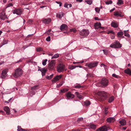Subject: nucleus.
Instances as JSON below:
<instances>
[{"label": "nucleus", "mask_w": 131, "mask_h": 131, "mask_svg": "<svg viewBox=\"0 0 131 131\" xmlns=\"http://www.w3.org/2000/svg\"><path fill=\"white\" fill-rule=\"evenodd\" d=\"M114 100V97L113 96H110L108 100V102L109 103L112 102Z\"/></svg>", "instance_id": "nucleus-27"}, {"label": "nucleus", "mask_w": 131, "mask_h": 131, "mask_svg": "<svg viewBox=\"0 0 131 131\" xmlns=\"http://www.w3.org/2000/svg\"><path fill=\"white\" fill-rule=\"evenodd\" d=\"M61 77L62 75H57L52 80V82L53 83L59 80L61 78Z\"/></svg>", "instance_id": "nucleus-12"}, {"label": "nucleus", "mask_w": 131, "mask_h": 131, "mask_svg": "<svg viewBox=\"0 0 131 131\" xmlns=\"http://www.w3.org/2000/svg\"><path fill=\"white\" fill-rule=\"evenodd\" d=\"M123 16V15L121 14L120 13L119 14V15H118V16H120V17H122Z\"/></svg>", "instance_id": "nucleus-58"}, {"label": "nucleus", "mask_w": 131, "mask_h": 131, "mask_svg": "<svg viewBox=\"0 0 131 131\" xmlns=\"http://www.w3.org/2000/svg\"><path fill=\"white\" fill-rule=\"evenodd\" d=\"M108 80L105 79H103L101 82V84L102 87H105L108 85Z\"/></svg>", "instance_id": "nucleus-8"}, {"label": "nucleus", "mask_w": 131, "mask_h": 131, "mask_svg": "<svg viewBox=\"0 0 131 131\" xmlns=\"http://www.w3.org/2000/svg\"><path fill=\"white\" fill-rule=\"evenodd\" d=\"M111 25L112 26L115 28H116L118 27V24L115 22H112L111 24Z\"/></svg>", "instance_id": "nucleus-28"}, {"label": "nucleus", "mask_w": 131, "mask_h": 131, "mask_svg": "<svg viewBox=\"0 0 131 131\" xmlns=\"http://www.w3.org/2000/svg\"><path fill=\"white\" fill-rule=\"evenodd\" d=\"M83 0H76V1L77 2H81Z\"/></svg>", "instance_id": "nucleus-60"}, {"label": "nucleus", "mask_w": 131, "mask_h": 131, "mask_svg": "<svg viewBox=\"0 0 131 131\" xmlns=\"http://www.w3.org/2000/svg\"><path fill=\"white\" fill-rule=\"evenodd\" d=\"M111 39H114V38H115V37L114 36H112V37H111Z\"/></svg>", "instance_id": "nucleus-64"}, {"label": "nucleus", "mask_w": 131, "mask_h": 131, "mask_svg": "<svg viewBox=\"0 0 131 131\" xmlns=\"http://www.w3.org/2000/svg\"><path fill=\"white\" fill-rule=\"evenodd\" d=\"M83 118L82 117H80L78 118L77 121L79 122L83 120Z\"/></svg>", "instance_id": "nucleus-47"}, {"label": "nucleus", "mask_w": 131, "mask_h": 131, "mask_svg": "<svg viewBox=\"0 0 131 131\" xmlns=\"http://www.w3.org/2000/svg\"><path fill=\"white\" fill-rule=\"evenodd\" d=\"M76 67V66H70L69 67V69L71 70H73Z\"/></svg>", "instance_id": "nucleus-42"}, {"label": "nucleus", "mask_w": 131, "mask_h": 131, "mask_svg": "<svg viewBox=\"0 0 131 131\" xmlns=\"http://www.w3.org/2000/svg\"><path fill=\"white\" fill-rule=\"evenodd\" d=\"M61 92H65L64 89H63V90H61Z\"/></svg>", "instance_id": "nucleus-63"}, {"label": "nucleus", "mask_w": 131, "mask_h": 131, "mask_svg": "<svg viewBox=\"0 0 131 131\" xmlns=\"http://www.w3.org/2000/svg\"><path fill=\"white\" fill-rule=\"evenodd\" d=\"M66 95L68 99H72L74 97V95L72 94L70 92H68L66 94Z\"/></svg>", "instance_id": "nucleus-13"}, {"label": "nucleus", "mask_w": 131, "mask_h": 131, "mask_svg": "<svg viewBox=\"0 0 131 131\" xmlns=\"http://www.w3.org/2000/svg\"><path fill=\"white\" fill-rule=\"evenodd\" d=\"M65 68V66L62 64H60L57 66V71L59 72H62Z\"/></svg>", "instance_id": "nucleus-7"}, {"label": "nucleus", "mask_w": 131, "mask_h": 131, "mask_svg": "<svg viewBox=\"0 0 131 131\" xmlns=\"http://www.w3.org/2000/svg\"><path fill=\"white\" fill-rule=\"evenodd\" d=\"M101 24L100 23H96L94 25V27L95 29H98L101 27Z\"/></svg>", "instance_id": "nucleus-21"}, {"label": "nucleus", "mask_w": 131, "mask_h": 131, "mask_svg": "<svg viewBox=\"0 0 131 131\" xmlns=\"http://www.w3.org/2000/svg\"><path fill=\"white\" fill-rule=\"evenodd\" d=\"M72 131H80V130L78 129H76V130H72Z\"/></svg>", "instance_id": "nucleus-61"}, {"label": "nucleus", "mask_w": 131, "mask_h": 131, "mask_svg": "<svg viewBox=\"0 0 131 131\" xmlns=\"http://www.w3.org/2000/svg\"><path fill=\"white\" fill-rule=\"evenodd\" d=\"M17 130L18 131H23L25 130L24 129H22L21 128V126H18V129H17Z\"/></svg>", "instance_id": "nucleus-37"}, {"label": "nucleus", "mask_w": 131, "mask_h": 131, "mask_svg": "<svg viewBox=\"0 0 131 131\" xmlns=\"http://www.w3.org/2000/svg\"><path fill=\"white\" fill-rule=\"evenodd\" d=\"M7 41L6 40H3V42L1 43L2 45H3V46L4 45L7 43Z\"/></svg>", "instance_id": "nucleus-44"}, {"label": "nucleus", "mask_w": 131, "mask_h": 131, "mask_svg": "<svg viewBox=\"0 0 131 131\" xmlns=\"http://www.w3.org/2000/svg\"><path fill=\"white\" fill-rule=\"evenodd\" d=\"M121 46V45L118 41H116L115 42L111 44L110 46L111 47L115 48H120Z\"/></svg>", "instance_id": "nucleus-4"}, {"label": "nucleus", "mask_w": 131, "mask_h": 131, "mask_svg": "<svg viewBox=\"0 0 131 131\" xmlns=\"http://www.w3.org/2000/svg\"><path fill=\"white\" fill-rule=\"evenodd\" d=\"M37 86V85L31 88V90H35L36 89V88Z\"/></svg>", "instance_id": "nucleus-45"}, {"label": "nucleus", "mask_w": 131, "mask_h": 131, "mask_svg": "<svg viewBox=\"0 0 131 131\" xmlns=\"http://www.w3.org/2000/svg\"><path fill=\"white\" fill-rule=\"evenodd\" d=\"M75 94L77 95L79 99H82L83 98V96L80 94H79L78 92H75Z\"/></svg>", "instance_id": "nucleus-25"}, {"label": "nucleus", "mask_w": 131, "mask_h": 131, "mask_svg": "<svg viewBox=\"0 0 131 131\" xmlns=\"http://www.w3.org/2000/svg\"><path fill=\"white\" fill-rule=\"evenodd\" d=\"M55 64V60H51L49 63L48 65V68L50 70H52L53 69Z\"/></svg>", "instance_id": "nucleus-5"}, {"label": "nucleus", "mask_w": 131, "mask_h": 131, "mask_svg": "<svg viewBox=\"0 0 131 131\" xmlns=\"http://www.w3.org/2000/svg\"><path fill=\"white\" fill-rule=\"evenodd\" d=\"M115 118H114L113 117H109L107 119V121L108 123H111L115 121Z\"/></svg>", "instance_id": "nucleus-18"}, {"label": "nucleus", "mask_w": 131, "mask_h": 131, "mask_svg": "<svg viewBox=\"0 0 131 131\" xmlns=\"http://www.w3.org/2000/svg\"><path fill=\"white\" fill-rule=\"evenodd\" d=\"M47 61V59H45L42 60V64L43 66H44L46 65Z\"/></svg>", "instance_id": "nucleus-38"}, {"label": "nucleus", "mask_w": 131, "mask_h": 131, "mask_svg": "<svg viewBox=\"0 0 131 131\" xmlns=\"http://www.w3.org/2000/svg\"><path fill=\"white\" fill-rule=\"evenodd\" d=\"M22 61L21 59H20L17 62H16V63H18L20 62H21Z\"/></svg>", "instance_id": "nucleus-54"}, {"label": "nucleus", "mask_w": 131, "mask_h": 131, "mask_svg": "<svg viewBox=\"0 0 131 131\" xmlns=\"http://www.w3.org/2000/svg\"><path fill=\"white\" fill-rule=\"evenodd\" d=\"M7 18V17L5 15V10L3 9L0 13V18L2 20H4Z\"/></svg>", "instance_id": "nucleus-10"}, {"label": "nucleus", "mask_w": 131, "mask_h": 131, "mask_svg": "<svg viewBox=\"0 0 131 131\" xmlns=\"http://www.w3.org/2000/svg\"><path fill=\"white\" fill-rule=\"evenodd\" d=\"M94 19L96 20H99V18L97 17H95L94 18Z\"/></svg>", "instance_id": "nucleus-59"}, {"label": "nucleus", "mask_w": 131, "mask_h": 131, "mask_svg": "<svg viewBox=\"0 0 131 131\" xmlns=\"http://www.w3.org/2000/svg\"><path fill=\"white\" fill-rule=\"evenodd\" d=\"M89 34V31L88 30L84 29L80 32V34L83 36H87Z\"/></svg>", "instance_id": "nucleus-9"}, {"label": "nucleus", "mask_w": 131, "mask_h": 131, "mask_svg": "<svg viewBox=\"0 0 131 131\" xmlns=\"http://www.w3.org/2000/svg\"><path fill=\"white\" fill-rule=\"evenodd\" d=\"M53 74H52L49 76H46V78L47 79L49 80H50L53 77Z\"/></svg>", "instance_id": "nucleus-34"}, {"label": "nucleus", "mask_w": 131, "mask_h": 131, "mask_svg": "<svg viewBox=\"0 0 131 131\" xmlns=\"http://www.w3.org/2000/svg\"><path fill=\"white\" fill-rule=\"evenodd\" d=\"M127 30H124V35L125 36H126L128 37H130V35L128 34L127 33Z\"/></svg>", "instance_id": "nucleus-29"}, {"label": "nucleus", "mask_w": 131, "mask_h": 131, "mask_svg": "<svg viewBox=\"0 0 131 131\" xmlns=\"http://www.w3.org/2000/svg\"><path fill=\"white\" fill-rule=\"evenodd\" d=\"M67 26L66 24H63L60 27V29L62 31L66 30L67 29Z\"/></svg>", "instance_id": "nucleus-15"}, {"label": "nucleus", "mask_w": 131, "mask_h": 131, "mask_svg": "<svg viewBox=\"0 0 131 131\" xmlns=\"http://www.w3.org/2000/svg\"><path fill=\"white\" fill-rule=\"evenodd\" d=\"M118 37H121L122 38H124V36H123V33L122 31H120L117 34Z\"/></svg>", "instance_id": "nucleus-20"}, {"label": "nucleus", "mask_w": 131, "mask_h": 131, "mask_svg": "<svg viewBox=\"0 0 131 131\" xmlns=\"http://www.w3.org/2000/svg\"><path fill=\"white\" fill-rule=\"evenodd\" d=\"M123 4V2L122 0H118L117 3V4L119 5L120 4Z\"/></svg>", "instance_id": "nucleus-35"}, {"label": "nucleus", "mask_w": 131, "mask_h": 131, "mask_svg": "<svg viewBox=\"0 0 131 131\" xmlns=\"http://www.w3.org/2000/svg\"><path fill=\"white\" fill-rule=\"evenodd\" d=\"M102 51H103V52L104 54H105L106 55L107 54L108 52V51L107 50H103Z\"/></svg>", "instance_id": "nucleus-46"}, {"label": "nucleus", "mask_w": 131, "mask_h": 131, "mask_svg": "<svg viewBox=\"0 0 131 131\" xmlns=\"http://www.w3.org/2000/svg\"><path fill=\"white\" fill-rule=\"evenodd\" d=\"M76 67H79L80 68H81L82 67V66H76Z\"/></svg>", "instance_id": "nucleus-62"}, {"label": "nucleus", "mask_w": 131, "mask_h": 131, "mask_svg": "<svg viewBox=\"0 0 131 131\" xmlns=\"http://www.w3.org/2000/svg\"><path fill=\"white\" fill-rule=\"evenodd\" d=\"M40 70L41 71L42 76L45 75V73L47 71V70L43 68L42 69Z\"/></svg>", "instance_id": "nucleus-24"}, {"label": "nucleus", "mask_w": 131, "mask_h": 131, "mask_svg": "<svg viewBox=\"0 0 131 131\" xmlns=\"http://www.w3.org/2000/svg\"><path fill=\"white\" fill-rule=\"evenodd\" d=\"M22 11L21 9H16L14 10L13 11L14 14H16L19 15H20L22 13Z\"/></svg>", "instance_id": "nucleus-11"}, {"label": "nucleus", "mask_w": 131, "mask_h": 131, "mask_svg": "<svg viewBox=\"0 0 131 131\" xmlns=\"http://www.w3.org/2000/svg\"><path fill=\"white\" fill-rule=\"evenodd\" d=\"M82 86H81L80 84H77L74 86V87L75 88H80L82 87Z\"/></svg>", "instance_id": "nucleus-33"}, {"label": "nucleus", "mask_w": 131, "mask_h": 131, "mask_svg": "<svg viewBox=\"0 0 131 131\" xmlns=\"http://www.w3.org/2000/svg\"><path fill=\"white\" fill-rule=\"evenodd\" d=\"M64 13L62 12H61L57 14L56 15V17H57L59 18H61L64 16Z\"/></svg>", "instance_id": "nucleus-19"}, {"label": "nucleus", "mask_w": 131, "mask_h": 131, "mask_svg": "<svg viewBox=\"0 0 131 131\" xmlns=\"http://www.w3.org/2000/svg\"><path fill=\"white\" fill-rule=\"evenodd\" d=\"M4 110L5 111L6 114L7 115H9L10 114V109L7 106L4 107Z\"/></svg>", "instance_id": "nucleus-16"}, {"label": "nucleus", "mask_w": 131, "mask_h": 131, "mask_svg": "<svg viewBox=\"0 0 131 131\" xmlns=\"http://www.w3.org/2000/svg\"><path fill=\"white\" fill-rule=\"evenodd\" d=\"M71 31L75 32L76 31V30L75 28H72L70 29Z\"/></svg>", "instance_id": "nucleus-49"}, {"label": "nucleus", "mask_w": 131, "mask_h": 131, "mask_svg": "<svg viewBox=\"0 0 131 131\" xmlns=\"http://www.w3.org/2000/svg\"><path fill=\"white\" fill-rule=\"evenodd\" d=\"M59 56V55L58 54H55L51 58L52 59H56Z\"/></svg>", "instance_id": "nucleus-32"}, {"label": "nucleus", "mask_w": 131, "mask_h": 131, "mask_svg": "<svg viewBox=\"0 0 131 131\" xmlns=\"http://www.w3.org/2000/svg\"><path fill=\"white\" fill-rule=\"evenodd\" d=\"M120 124L122 125H124L126 124V120L124 119H122L119 121Z\"/></svg>", "instance_id": "nucleus-23"}, {"label": "nucleus", "mask_w": 131, "mask_h": 131, "mask_svg": "<svg viewBox=\"0 0 131 131\" xmlns=\"http://www.w3.org/2000/svg\"><path fill=\"white\" fill-rule=\"evenodd\" d=\"M86 106H88L90 104V102L89 101H87L84 102Z\"/></svg>", "instance_id": "nucleus-36"}, {"label": "nucleus", "mask_w": 131, "mask_h": 131, "mask_svg": "<svg viewBox=\"0 0 131 131\" xmlns=\"http://www.w3.org/2000/svg\"><path fill=\"white\" fill-rule=\"evenodd\" d=\"M112 76V77L116 78L118 79L121 78V77L120 76L115 73L113 74Z\"/></svg>", "instance_id": "nucleus-30"}, {"label": "nucleus", "mask_w": 131, "mask_h": 131, "mask_svg": "<svg viewBox=\"0 0 131 131\" xmlns=\"http://www.w3.org/2000/svg\"><path fill=\"white\" fill-rule=\"evenodd\" d=\"M13 5L12 3H9L7 5L6 8L10 7L13 6Z\"/></svg>", "instance_id": "nucleus-50"}, {"label": "nucleus", "mask_w": 131, "mask_h": 131, "mask_svg": "<svg viewBox=\"0 0 131 131\" xmlns=\"http://www.w3.org/2000/svg\"><path fill=\"white\" fill-rule=\"evenodd\" d=\"M36 50L38 52H39L42 50V48L41 47H37L36 48Z\"/></svg>", "instance_id": "nucleus-41"}, {"label": "nucleus", "mask_w": 131, "mask_h": 131, "mask_svg": "<svg viewBox=\"0 0 131 131\" xmlns=\"http://www.w3.org/2000/svg\"><path fill=\"white\" fill-rule=\"evenodd\" d=\"M107 129L106 127L105 126H102L97 129L96 131H107Z\"/></svg>", "instance_id": "nucleus-14"}, {"label": "nucleus", "mask_w": 131, "mask_h": 131, "mask_svg": "<svg viewBox=\"0 0 131 131\" xmlns=\"http://www.w3.org/2000/svg\"><path fill=\"white\" fill-rule=\"evenodd\" d=\"M8 71L7 69H4L2 71L1 77L2 79H5L7 76V73Z\"/></svg>", "instance_id": "nucleus-3"}, {"label": "nucleus", "mask_w": 131, "mask_h": 131, "mask_svg": "<svg viewBox=\"0 0 131 131\" xmlns=\"http://www.w3.org/2000/svg\"><path fill=\"white\" fill-rule=\"evenodd\" d=\"M108 112L106 108H105V114H106Z\"/></svg>", "instance_id": "nucleus-55"}, {"label": "nucleus", "mask_w": 131, "mask_h": 131, "mask_svg": "<svg viewBox=\"0 0 131 131\" xmlns=\"http://www.w3.org/2000/svg\"><path fill=\"white\" fill-rule=\"evenodd\" d=\"M97 95L101 98L102 100L105 99L107 96L106 92L104 91H100L97 93Z\"/></svg>", "instance_id": "nucleus-2"}, {"label": "nucleus", "mask_w": 131, "mask_h": 131, "mask_svg": "<svg viewBox=\"0 0 131 131\" xmlns=\"http://www.w3.org/2000/svg\"><path fill=\"white\" fill-rule=\"evenodd\" d=\"M95 11L98 13H99L100 11V8L99 7H96L95 8Z\"/></svg>", "instance_id": "nucleus-39"}, {"label": "nucleus", "mask_w": 131, "mask_h": 131, "mask_svg": "<svg viewBox=\"0 0 131 131\" xmlns=\"http://www.w3.org/2000/svg\"><path fill=\"white\" fill-rule=\"evenodd\" d=\"M88 77H93V75L89 73L87 75Z\"/></svg>", "instance_id": "nucleus-51"}, {"label": "nucleus", "mask_w": 131, "mask_h": 131, "mask_svg": "<svg viewBox=\"0 0 131 131\" xmlns=\"http://www.w3.org/2000/svg\"><path fill=\"white\" fill-rule=\"evenodd\" d=\"M90 128L94 129L96 128V126L93 124H91L89 125Z\"/></svg>", "instance_id": "nucleus-26"}, {"label": "nucleus", "mask_w": 131, "mask_h": 131, "mask_svg": "<svg viewBox=\"0 0 131 131\" xmlns=\"http://www.w3.org/2000/svg\"><path fill=\"white\" fill-rule=\"evenodd\" d=\"M119 13L117 12H115L114 13V15L115 16H118Z\"/></svg>", "instance_id": "nucleus-43"}, {"label": "nucleus", "mask_w": 131, "mask_h": 131, "mask_svg": "<svg viewBox=\"0 0 131 131\" xmlns=\"http://www.w3.org/2000/svg\"><path fill=\"white\" fill-rule=\"evenodd\" d=\"M85 2L87 3L90 5H91L93 2L92 0H85Z\"/></svg>", "instance_id": "nucleus-31"}, {"label": "nucleus", "mask_w": 131, "mask_h": 131, "mask_svg": "<svg viewBox=\"0 0 131 131\" xmlns=\"http://www.w3.org/2000/svg\"><path fill=\"white\" fill-rule=\"evenodd\" d=\"M23 73V72L21 69L20 68H18L15 70L13 76L16 78H17L21 75Z\"/></svg>", "instance_id": "nucleus-1"}, {"label": "nucleus", "mask_w": 131, "mask_h": 131, "mask_svg": "<svg viewBox=\"0 0 131 131\" xmlns=\"http://www.w3.org/2000/svg\"><path fill=\"white\" fill-rule=\"evenodd\" d=\"M51 40L50 37V36H48L46 39V40L48 41H49Z\"/></svg>", "instance_id": "nucleus-48"}, {"label": "nucleus", "mask_w": 131, "mask_h": 131, "mask_svg": "<svg viewBox=\"0 0 131 131\" xmlns=\"http://www.w3.org/2000/svg\"><path fill=\"white\" fill-rule=\"evenodd\" d=\"M51 19L50 18H44L42 19L43 23L44 24H48L51 22Z\"/></svg>", "instance_id": "nucleus-17"}, {"label": "nucleus", "mask_w": 131, "mask_h": 131, "mask_svg": "<svg viewBox=\"0 0 131 131\" xmlns=\"http://www.w3.org/2000/svg\"><path fill=\"white\" fill-rule=\"evenodd\" d=\"M124 72L130 75H131V71L129 68L127 69L124 70Z\"/></svg>", "instance_id": "nucleus-22"}, {"label": "nucleus", "mask_w": 131, "mask_h": 131, "mask_svg": "<svg viewBox=\"0 0 131 131\" xmlns=\"http://www.w3.org/2000/svg\"><path fill=\"white\" fill-rule=\"evenodd\" d=\"M64 6L65 7H66L67 8H68V4H65L64 5Z\"/></svg>", "instance_id": "nucleus-52"}, {"label": "nucleus", "mask_w": 131, "mask_h": 131, "mask_svg": "<svg viewBox=\"0 0 131 131\" xmlns=\"http://www.w3.org/2000/svg\"><path fill=\"white\" fill-rule=\"evenodd\" d=\"M105 4L106 5H109V4H111L112 3V1L110 0L109 1H106L105 2Z\"/></svg>", "instance_id": "nucleus-40"}, {"label": "nucleus", "mask_w": 131, "mask_h": 131, "mask_svg": "<svg viewBox=\"0 0 131 131\" xmlns=\"http://www.w3.org/2000/svg\"><path fill=\"white\" fill-rule=\"evenodd\" d=\"M68 8L71 7H72V5L71 4H68Z\"/></svg>", "instance_id": "nucleus-53"}, {"label": "nucleus", "mask_w": 131, "mask_h": 131, "mask_svg": "<svg viewBox=\"0 0 131 131\" xmlns=\"http://www.w3.org/2000/svg\"><path fill=\"white\" fill-rule=\"evenodd\" d=\"M115 9V8H113L112 9H111L110 10V12H112V11H114V10Z\"/></svg>", "instance_id": "nucleus-57"}, {"label": "nucleus", "mask_w": 131, "mask_h": 131, "mask_svg": "<svg viewBox=\"0 0 131 131\" xmlns=\"http://www.w3.org/2000/svg\"><path fill=\"white\" fill-rule=\"evenodd\" d=\"M4 63V61L0 62V65H1L2 64H3Z\"/></svg>", "instance_id": "nucleus-56"}, {"label": "nucleus", "mask_w": 131, "mask_h": 131, "mask_svg": "<svg viewBox=\"0 0 131 131\" xmlns=\"http://www.w3.org/2000/svg\"><path fill=\"white\" fill-rule=\"evenodd\" d=\"M98 63V62H92L86 63L85 65V66H87L89 68H91L97 66Z\"/></svg>", "instance_id": "nucleus-6"}]
</instances>
